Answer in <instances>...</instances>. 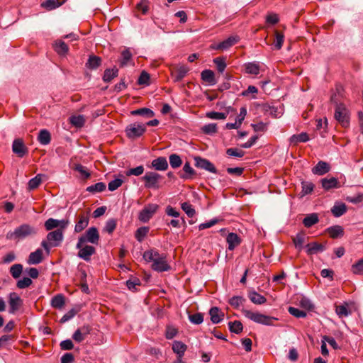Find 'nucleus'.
<instances>
[{
    "label": "nucleus",
    "mask_w": 363,
    "mask_h": 363,
    "mask_svg": "<svg viewBox=\"0 0 363 363\" xmlns=\"http://www.w3.org/2000/svg\"><path fill=\"white\" fill-rule=\"evenodd\" d=\"M316 129L320 130V134L322 137H325V133L326 132V128L328 125V121L325 118L324 121L322 119L317 120Z\"/></svg>",
    "instance_id": "54"
},
{
    "label": "nucleus",
    "mask_w": 363,
    "mask_h": 363,
    "mask_svg": "<svg viewBox=\"0 0 363 363\" xmlns=\"http://www.w3.org/2000/svg\"><path fill=\"white\" fill-rule=\"evenodd\" d=\"M305 238V233L303 232H301L297 233L296 235L293 238V242L296 249L301 250L303 247Z\"/></svg>",
    "instance_id": "40"
},
{
    "label": "nucleus",
    "mask_w": 363,
    "mask_h": 363,
    "mask_svg": "<svg viewBox=\"0 0 363 363\" xmlns=\"http://www.w3.org/2000/svg\"><path fill=\"white\" fill-rule=\"evenodd\" d=\"M209 315L213 323L217 324L221 322L224 317V313L218 307H212L209 311Z\"/></svg>",
    "instance_id": "21"
},
{
    "label": "nucleus",
    "mask_w": 363,
    "mask_h": 363,
    "mask_svg": "<svg viewBox=\"0 0 363 363\" xmlns=\"http://www.w3.org/2000/svg\"><path fill=\"white\" fill-rule=\"evenodd\" d=\"M9 313H15L22 306L23 301L19 295L16 292H11L9 294Z\"/></svg>",
    "instance_id": "13"
},
{
    "label": "nucleus",
    "mask_w": 363,
    "mask_h": 363,
    "mask_svg": "<svg viewBox=\"0 0 363 363\" xmlns=\"http://www.w3.org/2000/svg\"><path fill=\"white\" fill-rule=\"evenodd\" d=\"M85 121L84 117L82 115L72 116L69 118L70 123L77 128H82L84 126Z\"/></svg>",
    "instance_id": "41"
},
{
    "label": "nucleus",
    "mask_w": 363,
    "mask_h": 363,
    "mask_svg": "<svg viewBox=\"0 0 363 363\" xmlns=\"http://www.w3.org/2000/svg\"><path fill=\"white\" fill-rule=\"evenodd\" d=\"M43 260V251L40 249L36 250L30 254L28 259L29 264H38Z\"/></svg>",
    "instance_id": "25"
},
{
    "label": "nucleus",
    "mask_w": 363,
    "mask_h": 363,
    "mask_svg": "<svg viewBox=\"0 0 363 363\" xmlns=\"http://www.w3.org/2000/svg\"><path fill=\"white\" fill-rule=\"evenodd\" d=\"M238 41L239 37L230 36L228 38L215 45L213 48L216 50H225L237 43Z\"/></svg>",
    "instance_id": "17"
},
{
    "label": "nucleus",
    "mask_w": 363,
    "mask_h": 363,
    "mask_svg": "<svg viewBox=\"0 0 363 363\" xmlns=\"http://www.w3.org/2000/svg\"><path fill=\"white\" fill-rule=\"evenodd\" d=\"M12 151L19 157H24L28 152L24 142L21 138H16L12 144Z\"/></svg>",
    "instance_id": "14"
},
{
    "label": "nucleus",
    "mask_w": 363,
    "mask_h": 363,
    "mask_svg": "<svg viewBox=\"0 0 363 363\" xmlns=\"http://www.w3.org/2000/svg\"><path fill=\"white\" fill-rule=\"evenodd\" d=\"M159 206L155 203H149L140 212L138 219L143 223H147L157 212Z\"/></svg>",
    "instance_id": "8"
},
{
    "label": "nucleus",
    "mask_w": 363,
    "mask_h": 363,
    "mask_svg": "<svg viewBox=\"0 0 363 363\" xmlns=\"http://www.w3.org/2000/svg\"><path fill=\"white\" fill-rule=\"evenodd\" d=\"M335 312L340 318L347 317L350 314V311L346 305L337 306Z\"/></svg>",
    "instance_id": "51"
},
{
    "label": "nucleus",
    "mask_w": 363,
    "mask_h": 363,
    "mask_svg": "<svg viewBox=\"0 0 363 363\" xmlns=\"http://www.w3.org/2000/svg\"><path fill=\"white\" fill-rule=\"evenodd\" d=\"M32 284V280L29 277H23L17 281L16 286L18 289H23L30 286Z\"/></svg>",
    "instance_id": "61"
},
{
    "label": "nucleus",
    "mask_w": 363,
    "mask_h": 363,
    "mask_svg": "<svg viewBox=\"0 0 363 363\" xmlns=\"http://www.w3.org/2000/svg\"><path fill=\"white\" fill-rule=\"evenodd\" d=\"M65 2V0H45L41 4V7L48 11H52L60 6Z\"/></svg>",
    "instance_id": "24"
},
{
    "label": "nucleus",
    "mask_w": 363,
    "mask_h": 363,
    "mask_svg": "<svg viewBox=\"0 0 363 363\" xmlns=\"http://www.w3.org/2000/svg\"><path fill=\"white\" fill-rule=\"evenodd\" d=\"M347 211L346 205L343 203H335L331 209V212L335 217L342 216Z\"/></svg>",
    "instance_id": "32"
},
{
    "label": "nucleus",
    "mask_w": 363,
    "mask_h": 363,
    "mask_svg": "<svg viewBox=\"0 0 363 363\" xmlns=\"http://www.w3.org/2000/svg\"><path fill=\"white\" fill-rule=\"evenodd\" d=\"M161 179L162 176L155 172H147L143 177L145 186L148 189H158V183Z\"/></svg>",
    "instance_id": "6"
},
{
    "label": "nucleus",
    "mask_w": 363,
    "mask_h": 363,
    "mask_svg": "<svg viewBox=\"0 0 363 363\" xmlns=\"http://www.w3.org/2000/svg\"><path fill=\"white\" fill-rule=\"evenodd\" d=\"M54 49L60 55H66L69 50L67 45L62 40L56 41L54 44Z\"/></svg>",
    "instance_id": "35"
},
{
    "label": "nucleus",
    "mask_w": 363,
    "mask_h": 363,
    "mask_svg": "<svg viewBox=\"0 0 363 363\" xmlns=\"http://www.w3.org/2000/svg\"><path fill=\"white\" fill-rule=\"evenodd\" d=\"M65 230H55L48 233L47 240L52 247H58L64 238V232Z\"/></svg>",
    "instance_id": "10"
},
{
    "label": "nucleus",
    "mask_w": 363,
    "mask_h": 363,
    "mask_svg": "<svg viewBox=\"0 0 363 363\" xmlns=\"http://www.w3.org/2000/svg\"><path fill=\"white\" fill-rule=\"evenodd\" d=\"M195 166L198 168L206 170L209 172L216 174L217 169L214 164L208 160L202 158L199 156L194 157Z\"/></svg>",
    "instance_id": "12"
},
{
    "label": "nucleus",
    "mask_w": 363,
    "mask_h": 363,
    "mask_svg": "<svg viewBox=\"0 0 363 363\" xmlns=\"http://www.w3.org/2000/svg\"><path fill=\"white\" fill-rule=\"evenodd\" d=\"M182 209L185 212V213L189 218H192L196 214V211L193 208L192 205L189 202H184L181 205Z\"/></svg>",
    "instance_id": "50"
},
{
    "label": "nucleus",
    "mask_w": 363,
    "mask_h": 363,
    "mask_svg": "<svg viewBox=\"0 0 363 363\" xmlns=\"http://www.w3.org/2000/svg\"><path fill=\"white\" fill-rule=\"evenodd\" d=\"M36 229L28 225L23 224L15 228L13 231H9L6 234V238L13 240H21L27 237L36 234Z\"/></svg>",
    "instance_id": "2"
},
{
    "label": "nucleus",
    "mask_w": 363,
    "mask_h": 363,
    "mask_svg": "<svg viewBox=\"0 0 363 363\" xmlns=\"http://www.w3.org/2000/svg\"><path fill=\"white\" fill-rule=\"evenodd\" d=\"M306 249L307 254L311 255L323 252L325 250V246L323 244L313 242L306 245Z\"/></svg>",
    "instance_id": "18"
},
{
    "label": "nucleus",
    "mask_w": 363,
    "mask_h": 363,
    "mask_svg": "<svg viewBox=\"0 0 363 363\" xmlns=\"http://www.w3.org/2000/svg\"><path fill=\"white\" fill-rule=\"evenodd\" d=\"M106 186L105 183L98 182L95 184L89 186L86 188V191L90 193L95 194V193H98V192H102L103 191H104L106 189Z\"/></svg>",
    "instance_id": "44"
},
{
    "label": "nucleus",
    "mask_w": 363,
    "mask_h": 363,
    "mask_svg": "<svg viewBox=\"0 0 363 363\" xmlns=\"http://www.w3.org/2000/svg\"><path fill=\"white\" fill-rule=\"evenodd\" d=\"M335 118L343 126L349 124L348 110L343 104H337L335 111Z\"/></svg>",
    "instance_id": "7"
},
{
    "label": "nucleus",
    "mask_w": 363,
    "mask_h": 363,
    "mask_svg": "<svg viewBox=\"0 0 363 363\" xmlns=\"http://www.w3.org/2000/svg\"><path fill=\"white\" fill-rule=\"evenodd\" d=\"M90 333V328L88 325H84L78 328L72 335V338L77 342H82Z\"/></svg>",
    "instance_id": "16"
},
{
    "label": "nucleus",
    "mask_w": 363,
    "mask_h": 363,
    "mask_svg": "<svg viewBox=\"0 0 363 363\" xmlns=\"http://www.w3.org/2000/svg\"><path fill=\"white\" fill-rule=\"evenodd\" d=\"M242 313L245 318L256 323L262 324L264 325H274V321L277 320V318L275 317L266 315L264 314L260 313L259 312H255L247 309H243Z\"/></svg>",
    "instance_id": "3"
},
{
    "label": "nucleus",
    "mask_w": 363,
    "mask_h": 363,
    "mask_svg": "<svg viewBox=\"0 0 363 363\" xmlns=\"http://www.w3.org/2000/svg\"><path fill=\"white\" fill-rule=\"evenodd\" d=\"M132 115H140L146 118H152L154 116V112L148 108H142L131 111Z\"/></svg>",
    "instance_id": "42"
},
{
    "label": "nucleus",
    "mask_w": 363,
    "mask_h": 363,
    "mask_svg": "<svg viewBox=\"0 0 363 363\" xmlns=\"http://www.w3.org/2000/svg\"><path fill=\"white\" fill-rule=\"evenodd\" d=\"M190 322L193 324H201L203 320V315L200 313H194L189 315Z\"/></svg>",
    "instance_id": "63"
},
{
    "label": "nucleus",
    "mask_w": 363,
    "mask_h": 363,
    "mask_svg": "<svg viewBox=\"0 0 363 363\" xmlns=\"http://www.w3.org/2000/svg\"><path fill=\"white\" fill-rule=\"evenodd\" d=\"M318 216L316 213L307 215L303 220V224L306 228H311L318 222Z\"/></svg>",
    "instance_id": "31"
},
{
    "label": "nucleus",
    "mask_w": 363,
    "mask_h": 363,
    "mask_svg": "<svg viewBox=\"0 0 363 363\" xmlns=\"http://www.w3.org/2000/svg\"><path fill=\"white\" fill-rule=\"evenodd\" d=\"M302 185V191L301 194L302 196L307 195L308 194H311L314 188V185L311 182H303L301 183Z\"/></svg>",
    "instance_id": "58"
},
{
    "label": "nucleus",
    "mask_w": 363,
    "mask_h": 363,
    "mask_svg": "<svg viewBox=\"0 0 363 363\" xmlns=\"http://www.w3.org/2000/svg\"><path fill=\"white\" fill-rule=\"evenodd\" d=\"M89 224V218L84 216H81L79 220L75 225L74 231L79 233L82 231Z\"/></svg>",
    "instance_id": "38"
},
{
    "label": "nucleus",
    "mask_w": 363,
    "mask_h": 363,
    "mask_svg": "<svg viewBox=\"0 0 363 363\" xmlns=\"http://www.w3.org/2000/svg\"><path fill=\"white\" fill-rule=\"evenodd\" d=\"M213 62L216 65L218 71L223 73L226 67L225 59L223 57H216L213 59Z\"/></svg>",
    "instance_id": "55"
},
{
    "label": "nucleus",
    "mask_w": 363,
    "mask_h": 363,
    "mask_svg": "<svg viewBox=\"0 0 363 363\" xmlns=\"http://www.w3.org/2000/svg\"><path fill=\"white\" fill-rule=\"evenodd\" d=\"M217 125L216 123H208L202 127V131L206 134H213L217 132Z\"/></svg>",
    "instance_id": "59"
},
{
    "label": "nucleus",
    "mask_w": 363,
    "mask_h": 363,
    "mask_svg": "<svg viewBox=\"0 0 363 363\" xmlns=\"http://www.w3.org/2000/svg\"><path fill=\"white\" fill-rule=\"evenodd\" d=\"M186 345L181 341H174L172 344V350L177 355V361L182 362L184 353L186 350Z\"/></svg>",
    "instance_id": "15"
},
{
    "label": "nucleus",
    "mask_w": 363,
    "mask_h": 363,
    "mask_svg": "<svg viewBox=\"0 0 363 363\" xmlns=\"http://www.w3.org/2000/svg\"><path fill=\"white\" fill-rule=\"evenodd\" d=\"M116 227V220L114 218L108 219L105 225L104 231L107 232L108 234H111Z\"/></svg>",
    "instance_id": "56"
},
{
    "label": "nucleus",
    "mask_w": 363,
    "mask_h": 363,
    "mask_svg": "<svg viewBox=\"0 0 363 363\" xmlns=\"http://www.w3.org/2000/svg\"><path fill=\"white\" fill-rule=\"evenodd\" d=\"M79 250L77 256L86 262L91 260V257L96 253V249L94 246L86 244H82L80 247H76Z\"/></svg>",
    "instance_id": "11"
},
{
    "label": "nucleus",
    "mask_w": 363,
    "mask_h": 363,
    "mask_svg": "<svg viewBox=\"0 0 363 363\" xmlns=\"http://www.w3.org/2000/svg\"><path fill=\"white\" fill-rule=\"evenodd\" d=\"M284 35L277 31L275 33L274 47L277 50H280L284 43Z\"/></svg>",
    "instance_id": "62"
},
{
    "label": "nucleus",
    "mask_w": 363,
    "mask_h": 363,
    "mask_svg": "<svg viewBox=\"0 0 363 363\" xmlns=\"http://www.w3.org/2000/svg\"><path fill=\"white\" fill-rule=\"evenodd\" d=\"M101 62V57L96 55H93L89 57L87 62L86 63V66L89 69H96L100 66Z\"/></svg>",
    "instance_id": "37"
},
{
    "label": "nucleus",
    "mask_w": 363,
    "mask_h": 363,
    "mask_svg": "<svg viewBox=\"0 0 363 363\" xmlns=\"http://www.w3.org/2000/svg\"><path fill=\"white\" fill-rule=\"evenodd\" d=\"M100 237L98 229L96 227L89 228L84 234L82 235L78 238V242L76 247H80L82 244L91 243L97 245L99 243Z\"/></svg>",
    "instance_id": "4"
},
{
    "label": "nucleus",
    "mask_w": 363,
    "mask_h": 363,
    "mask_svg": "<svg viewBox=\"0 0 363 363\" xmlns=\"http://www.w3.org/2000/svg\"><path fill=\"white\" fill-rule=\"evenodd\" d=\"M229 330L231 333L239 334L242 331L243 326L240 321L235 320L228 323Z\"/></svg>",
    "instance_id": "43"
},
{
    "label": "nucleus",
    "mask_w": 363,
    "mask_h": 363,
    "mask_svg": "<svg viewBox=\"0 0 363 363\" xmlns=\"http://www.w3.org/2000/svg\"><path fill=\"white\" fill-rule=\"evenodd\" d=\"M226 242L228 250L232 251L241 243V239L236 233H230L226 238Z\"/></svg>",
    "instance_id": "20"
},
{
    "label": "nucleus",
    "mask_w": 363,
    "mask_h": 363,
    "mask_svg": "<svg viewBox=\"0 0 363 363\" xmlns=\"http://www.w3.org/2000/svg\"><path fill=\"white\" fill-rule=\"evenodd\" d=\"M328 233L332 238L342 237L344 234L342 227L340 225H334L327 229Z\"/></svg>",
    "instance_id": "34"
},
{
    "label": "nucleus",
    "mask_w": 363,
    "mask_h": 363,
    "mask_svg": "<svg viewBox=\"0 0 363 363\" xmlns=\"http://www.w3.org/2000/svg\"><path fill=\"white\" fill-rule=\"evenodd\" d=\"M289 313L296 318H305L307 315L306 312L299 308L290 306L288 309Z\"/></svg>",
    "instance_id": "52"
},
{
    "label": "nucleus",
    "mask_w": 363,
    "mask_h": 363,
    "mask_svg": "<svg viewBox=\"0 0 363 363\" xmlns=\"http://www.w3.org/2000/svg\"><path fill=\"white\" fill-rule=\"evenodd\" d=\"M144 172V167L143 165H139L135 168H130L126 172L125 174L127 176L130 175H135V176H140Z\"/></svg>",
    "instance_id": "60"
},
{
    "label": "nucleus",
    "mask_w": 363,
    "mask_h": 363,
    "mask_svg": "<svg viewBox=\"0 0 363 363\" xmlns=\"http://www.w3.org/2000/svg\"><path fill=\"white\" fill-rule=\"evenodd\" d=\"M69 223L67 219L58 220L50 218L45 222V228L48 231L55 228H56V230H66Z\"/></svg>",
    "instance_id": "9"
},
{
    "label": "nucleus",
    "mask_w": 363,
    "mask_h": 363,
    "mask_svg": "<svg viewBox=\"0 0 363 363\" xmlns=\"http://www.w3.org/2000/svg\"><path fill=\"white\" fill-rule=\"evenodd\" d=\"M149 231V228L147 227H140L139 228L135 233V238L139 242L143 241V238L147 235Z\"/></svg>",
    "instance_id": "57"
},
{
    "label": "nucleus",
    "mask_w": 363,
    "mask_h": 363,
    "mask_svg": "<svg viewBox=\"0 0 363 363\" xmlns=\"http://www.w3.org/2000/svg\"><path fill=\"white\" fill-rule=\"evenodd\" d=\"M245 72L250 74L257 75L259 74L260 67L258 62H247L245 65Z\"/></svg>",
    "instance_id": "27"
},
{
    "label": "nucleus",
    "mask_w": 363,
    "mask_h": 363,
    "mask_svg": "<svg viewBox=\"0 0 363 363\" xmlns=\"http://www.w3.org/2000/svg\"><path fill=\"white\" fill-rule=\"evenodd\" d=\"M352 272L355 274H363V259L352 266Z\"/></svg>",
    "instance_id": "64"
},
{
    "label": "nucleus",
    "mask_w": 363,
    "mask_h": 363,
    "mask_svg": "<svg viewBox=\"0 0 363 363\" xmlns=\"http://www.w3.org/2000/svg\"><path fill=\"white\" fill-rule=\"evenodd\" d=\"M330 167L325 162L320 161L318 164L312 169V172L315 174L323 175L328 172Z\"/></svg>",
    "instance_id": "23"
},
{
    "label": "nucleus",
    "mask_w": 363,
    "mask_h": 363,
    "mask_svg": "<svg viewBox=\"0 0 363 363\" xmlns=\"http://www.w3.org/2000/svg\"><path fill=\"white\" fill-rule=\"evenodd\" d=\"M322 186L325 190L338 187V182L336 178L331 177L330 179L324 178L321 180Z\"/></svg>",
    "instance_id": "29"
},
{
    "label": "nucleus",
    "mask_w": 363,
    "mask_h": 363,
    "mask_svg": "<svg viewBox=\"0 0 363 363\" xmlns=\"http://www.w3.org/2000/svg\"><path fill=\"white\" fill-rule=\"evenodd\" d=\"M132 58V53L130 51L129 48H126L121 52V60L120 61V64L121 67L125 66L128 62Z\"/></svg>",
    "instance_id": "49"
},
{
    "label": "nucleus",
    "mask_w": 363,
    "mask_h": 363,
    "mask_svg": "<svg viewBox=\"0 0 363 363\" xmlns=\"http://www.w3.org/2000/svg\"><path fill=\"white\" fill-rule=\"evenodd\" d=\"M38 140L43 145H48L51 140L50 132L46 129L41 130L38 134Z\"/></svg>",
    "instance_id": "28"
},
{
    "label": "nucleus",
    "mask_w": 363,
    "mask_h": 363,
    "mask_svg": "<svg viewBox=\"0 0 363 363\" xmlns=\"http://www.w3.org/2000/svg\"><path fill=\"white\" fill-rule=\"evenodd\" d=\"M169 164L172 168L176 169L179 167L182 164V160L177 154H172L169 157Z\"/></svg>",
    "instance_id": "45"
},
{
    "label": "nucleus",
    "mask_w": 363,
    "mask_h": 363,
    "mask_svg": "<svg viewBox=\"0 0 363 363\" xmlns=\"http://www.w3.org/2000/svg\"><path fill=\"white\" fill-rule=\"evenodd\" d=\"M9 272L13 278L18 279L23 272V265L21 264H15L10 267Z\"/></svg>",
    "instance_id": "48"
},
{
    "label": "nucleus",
    "mask_w": 363,
    "mask_h": 363,
    "mask_svg": "<svg viewBox=\"0 0 363 363\" xmlns=\"http://www.w3.org/2000/svg\"><path fill=\"white\" fill-rule=\"evenodd\" d=\"M152 167L157 171H165L168 168V162L164 157H159L152 161Z\"/></svg>",
    "instance_id": "19"
},
{
    "label": "nucleus",
    "mask_w": 363,
    "mask_h": 363,
    "mask_svg": "<svg viewBox=\"0 0 363 363\" xmlns=\"http://www.w3.org/2000/svg\"><path fill=\"white\" fill-rule=\"evenodd\" d=\"M248 296L250 300L255 304L261 305L267 301V298L264 296L255 291L250 292Z\"/></svg>",
    "instance_id": "30"
},
{
    "label": "nucleus",
    "mask_w": 363,
    "mask_h": 363,
    "mask_svg": "<svg viewBox=\"0 0 363 363\" xmlns=\"http://www.w3.org/2000/svg\"><path fill=\"white\" fill-rule=\"evenodd\" d=\"M183 171L184 172V173L181 174L179 175L180 178L183 179H191L196 173L194 169L191 167L190 163L189 162H186L184 164L183 167Z\"/></svg>",
    "instance_id": "33"
},
{
    "label": "nucleus",
    "mask_w": 363,
    "mask_h": 363,
    "mask_svg": "<svg viewBox=\"0 0 363 363\" xmlns=\"http://www.w3.org/2000/svg\"><path fill=\"white\" fill-rule=\"evenodd\" d=\"M65 304V298L62 294L55 296L51 300V305L55 308H61Z\"/></svg>",
    "instance_id": "46"
},
{
    "label": "nucleus",
    "mask_w": 363,
    "mask_h": 363,
    "mask_svg": "<svg viewBox=\"0 0 363 363\" xmlns=\"http://www.w3.org/2000/svg\"><path fill=\"white\" fill-rule=\"evenodd\" d=\"M43 174H37L35 177L29 180L28 186L30 190H33L38 187L42 182Z\"/></svg>",
    "instance_id": "47"
},
{
    "label": "nucleus",
    "mask_w": 363,
    "mask_h": 363,
    "mask_svg": "<svg viewBox=\"0 0 363 363\" xmlns=\"http://www.w3.org/2000/svg\"><path fill=\"white\" fill-rule=\"evenodd\" d=\"M206 116L213 120H224L226 118L227 114L222 112L211 111L206 113Z\"/></svg>",
    "instance_id": "53"
},
{
    "label": "nucleus",
    "mask_w": 363,
    "mask_h": 363,
    "mask_svg": "<svg viewBox=\"0 0 363 363\" xmlns=\"http://www.w3.org/2000/svg\"><path fill=\"white\" fill-rule=\"evenodd\" d=\"M201 79L210 85L216 84L214 72L211 69H204L201 74Z\"/></svg>",
    "instance_id": "22"
},
{
    "label": "nucleus",
    "mask_w": 363,
    "mask_h": 363,
    "mask_svg": "<svg viewBox=\"0 0 363 363\" xmlns=\"http://www.w3.org/2000/svg\"><path fill=\"white\" fill-rule=\"evenodd\" d=\"M188 72L189 68L186 66L182 65L179 67L172 74L174 81L177 82L182 81Z\"/></svg>",
    "instance_id": "26"
},
{
    "label": "nucleus",
    "mask_w": 363,
    "mask_h": 363,
    "mask_svg": "<svg viewBox=\"0 0 363 363\" xmlns=\"http://www.w3.org/2000/svg\"><path fill=\"white\" fill-rule=\"evenodd\" d=\"M118 69L117 68L106 69L104 71L103 80L105 82H111L113 78L118 76Z\"/></svg>",
    "instance_id": "39"
},
{
    "label": "nucleus",
    "mask_w": 363,
    "mask_h": 363,
    "mask_svg": "<svg viewBox=\"0 0 363 363\" xmlns=\"http://www.w3.org/2000/svg\"><path fill=\"white\" fill-rule=\"evenodd\" d=\"M146 130L144 123H134L128 125L125 128V133L128 138L134 139L142 136Z\"/></svg>",
    "instance_id": "5"
},
{
    "label": "nucleus",
    "mask_w": 363,
    "mask_h": 363,
    "mask_svg": "<svg viewBox=\"0 0 363 363\" xmlns=\"http://www.w3.org/2000/svg\"><path fill=\"white\" fill-rule=\"evenodd\" d=\"M309 140V137L306 133H301L298 135H293L290 138V143L293 145H297L298 143H306Z\"/></svg>",
    "instance_id": "36"
},
{
    "label": "nucleus",
    "mask_w": 363,
    "mask_h": 363,
    "mask_svg": "<svg viewBox=\"0 0 363 363\" xmlns=\"http://www.w3.org/2000/svg\"><path fill=\"white\" fill-rule=\"evenodd\" d=\"M143 259L147 262H152V269L158 272H167L170 269L164 254H160L155 249H150L144 252Z\"/></svg>",
    "instance_id": "1"
}]
</instances>
